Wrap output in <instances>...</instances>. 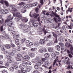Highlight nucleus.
<instances>
[{
    "label": "nucleus",
    "mask_w": 73,
    "mask_h": 73,
    "mask_svg": "<svg viewBox=\"0 0 73 73\" xmlns=\"http://www.w3.org/2000/svg\"><path fill=\"white\" fill-rule=\"evenodd\" d=\"M52 13L50 14V16L51 17H54L55 16V17H57L56 19L58 21H61V19L59 15L56 13V12H54L53 11H52Z\"/></svg>",
    "instance_id": "obj_1"
},
{
    "label": "nucleus",
    "mask_w": 73,
    "mask_h": 73,
    "mask_svg": "<svg viewBox=\"0 0 73 73\" xmlns=\"http://www.w3.org/2000/svg\"><path fill=\"white\" fill-rule=\"evenodd\" d=\"M20 15L21 16V15H20V13H17L15 15V16L17 17L15 18V21H16V22H18V21H19L20 20V17H19V16Z\"/></svg>",
    "instance_id": "obj_2"
},
{
    "label": "nucleus",
    "mask_w": 73,
    "mask_h": 73,
    "mask_svg": "<svg viewBox=\"0 0 73 73\" xmlns=\"http://www.w3.org/2000/svg\"><path fill=\"white\" fill-rule=\"evenodd\" d=\"M0 37L3 40H7L9 41H10V42L12 41L11 38L9 36H4L1 35Z\"/></svg>",
    "instance_id": "obj_3"
},
{
    "label": "nucleus",
    "mask_w": 73,
    "mask_h": 73,
    "mask_svg": "<svg viewBox=\"0 0 73 73\" xmlns=\"http://www.w3.org/2000/svg\"><path fill=\"white\" fill-rule=\"evenodd\" d=\"M9 8H11V9L12 10L13 12H14L17 11V9L15 8H16V6H15V5L12 4L10 5Z\"/></svg>",
    "instance_id": "obj_4"
},
{
    "label": "nucleus",
    "mask_w": 73,
    "mask_h": 73,
    "mask_svg": "<svg viewBox=\"0 0 73 73\" xmlns=\"http://www.w3.org/2000/svg\"><path fill=\"white\" fill-rule=\"evenodd\" d=\"M7 63L9 64H11V65H16V63H15V62H13L12 60L10 59H9L7 60Z\"/></svg>",
    "instance_id": "obj_5"
},
{
    "label": "nucleus",
    "mask_w": 73,
    "mask_h": 73,
    "mask_svg": "<svg viewBox=\"0 0 73 73\" xmlns=\"http://www.w3.org/2000/svg\"><path fill=\"white\" fill-rule=\"evenodd\" d=\"M29 16L30 17H34L35 19H37V18L38 16H39V14H36V13H34L32 15H31V12H30V13L29 14Z\"/></svg>",
    "instance_id": "obj_6"
},
{
    "label": "nucleus",
    "mask_w": 73,
    "mask_h": 73,
    "mask_svg": "<svg viewBox=\"0 0 73 73\" xmlns=\"http://www.w3.org/2000/svg\"><path fill=\"white\" fill-rule=\"evenodd\" d=\"M14 54V53L13 52H10L7 54L6 56V57L8 59H11L12 58L11 56H13Z\"/></svg>",
    "instance_id": "obj_7"
},
{
    "label": "nucleus",
    "mask_w": 73,
    "mask_h": 73,
    "mask_svg": "<svg viewBox=\"0 0 73 73\" xmlns=\"http://www.w3.org/2000/svg\"><path fill=\"white\" fill-rule=\"evenodd\" d=\"M25 29L24 30H23V32H29V30L28 28H29V26L27 25H25L24 26V27H23Z\"/></svg>",
    "instance_id": "obj_8"
},
{
    "label": "nucleus",
    "mask_w": 73,
    "mask_h": 73,
    "mask_svg": "<svg viewBox=\"0 0 73 73\" xmlns=\"http://www.w3.org/2000/svg\"><path fill=\"white\" fill-rule=\"evenodd\" d=\"M19 17H20L21 20L22 21H24V22H27L28 21V19L23 17V16L21 15H19Z\"/></svg>",
    "instance_id": "obj_9"
},
{
    "label": "nucleus",
    "mask_w": 73,
    "mask_h": 73,
    "mask_svg": "<svg viewBox=\"0 0 73 73\" xmlns=\"http://www.w3.org/2000/svg\"><path fill=\"white\" fill-rule=\"evenodd\" d=\"M31 21H32L33 23V26L34 27H37V26L38 25V23H35L36 22V20L35 19H31Z\"/></svg>",
    "instance_id": "obj_10"
},
{
    "label": "nucleus",
    "mask_w": 73,
    "mask_h": 73,
    "mask_svg": "<svg viewBox=\"0 0 73 73\" xmlns=\"http://www.w3.org/2000/svg\"><path fill=\"white\" fill-rule=\"evenodd\" d=\"M7 24L8 26L11 27L13 25V22L12 21H9L7 22Z\"/></svg>",
    "instance_id": "obj_11"
},
{
    "label": "nucleus",
    "mask_w": 73,
    "mask_h": 73,
    "mask_svg": "<svg viewBox=\"0 0 73 73\" xmlns=\"http://www.w3.org/2000/svg\"><path fill=\"white\" fill-rule=\"evenodd\" d=\"M31 67L29 66H28L26 67V71L27 72H28L31 70Z\"/></svg>",
    "instance_id": "obj_12"
},
{
    "label": "nucleus",
    "mask_w": 73,
    "mask_h": 73,
    "mask_svg": "<svg viewBox=\"0 0 73 73\" xmlns=\"http://www.w3.org/2000/svg\"><path fill=\"white\" fill-rule=\"evenodd\" d=\"M8 29L9 31H12L14 29V27L13 26H9L8 27Z\"/></svg>",
    "instance_id": "obj_13"
},
{
    "label": "nucleus",
    "mask_w": 73,
    "mask_h": 73,
    "mask_svg": "<svg viewBox=\"0 0 73 73\" xmlns=\"http://www.w3.org/2000/svg\"><path fill=\"white\" fill-rule=\"evenodd\" d=\"M40 43L41 45H44L45 44V40L44 39H41L40 40Z\"/></svg>",
    "instance_id": "obj_14"
},
{
    "label": "nucleus",
    "mask_w": 73,
    "mask_h": 73,
    "mask_svg": "<svg viewBox=\"0 0 73 73\" xmlns=\"http://www.w3.org/2000/svg\"><path fill=\"white\" fill-rule=\"evenodd\" d=\"M3 27H4L3 25H2L0 27V31L1 32H2V34H4V31H4Z\"/></svg>",
    "instance_id": "obj_15"
},
{
    "label": "nucleus",
    "mask_w": 73,
    "mask_h": 73,
    "mask_svg": "<svg viewBox=\"0 0 73 73\" xmlns=\"http://www.w3.org/2000/svg\"><path fill=\"white\" fill-rule=\"evenodd\" d=\"M35 60L36 62H40V61L41 60V58L39 56L37 57L36 58H35Z\"/></svg>",
    "instance_id": "obj_16"
},
{
    "label": "nucleus",
    "mask_w": 73,
    "mask_h": 73,
    "mask_svg": "<svg viewBox=\"0 0 73 73\" xmlns=\"http://www.w3.org/2000/svg\"><path fill=\"white\" fill-rule=\"evenodd\" d=\"M0 13L1 14H2V15H4V14H7V13L5 12V11L4 10H1L0 11Z\"/></svg>",
    "instance_id": "obj_17"
},
{
    "label": "nucleus",
    "mask_w": 73,
    "mask_h": 73,
    "mask_svg": "<svg viewBox=\"0 0 73 73\" xmlns=\"http://www.w3.org/2000/svg\"><path fill=\"white\" fill-rule=\"evenodd\" d=\"M4 3H5V5H6V7H7L9 6V3H8L7 1H4Z\"/></svg>",
    "instance_id": "obj_18"
},
{
    "label": "nucleus",
    "mask_w": 73,
    "mask_h": 73,
    "mask_svg": "<svg viewBox=\"0 0 73 73\" xmlns=\"http://www.w3.org/2000/svg\"><path fill=\"white\" fill-rule=\"evenodd\" d=\"M13 17H12L11 18V15L8 16L7 17V19L8 21H9L10 20H12L13 19Z\"/></svg>",
    "instance_id": "obj_19"
},
{
    "label": "nucleus",
    "mask_w": 73,
    "mask_h": 73,
    "mask_svg": "<svg viewBox=\"0 0 73 73\" xmlns=\"http://www.w3.org/2000/svg\"><path fill=\"white\" fill-rule=\"evenodd\" d=\"M33 45H34V44H33V42H30L28 44V46H27V47L31 48L32 46H33Z\"/></svg>",
    "instance_id": "obj_20"
},
{
    "label": "nucleus",
    "mask_w": 73,
    "mask_h": 73,
    "mask_svg": "<svg viewBox=\"0 0 73 73\" xmlns=\"http://www.w3.org/2000/svg\"><path fill=\"white\" fill-rule=\"evenodd\" d=\"M15 63L16 64L12 65H13V67L14 69H17L19 67L17 66L16 65V63L15 62Z\"/></svg>",
    "instance_id": "obj_21"
},
{
    "label": "nucleus",
    "mask_w": 73,
    "mask_h": 73,
    "mask_svg": "<svg viewBox=\"0 0 73 73\" xmlns=\"http://www.w3.org/2000/svg\"><path fill=\"white\" fill-rule=\"evenodd\" d=\"M20 36L19 34L15 35L13 36V38H18Z\"/></svg>",
    "instance_id": "obj_22"
},
{
    "label": "nucleus",
    "mask_w": 73,
    "mask_h": 73,
    "mask_svg": "<svg viewBox=\"0 0 73 73\" xmlns=\"http://www.w3.org/2000/svg\"><path fill=\"white\" fill-rule=\"evenodd\" d=\"M55 48L58 51H60L61 50V48H60V46L58 45H57L56 46Z\"/></svg>",
    "instance_id": "obj_23"
},
{
    "label": "nucleus",
    "mask_w": 73,
    "mask_h": 73,
    "mask_svg": "<svg viewBox=\"0 0 73 73\" xmlns=\"http://www.w3.org/2000/svg\"><path fill=\"white\" fill-rule=\"evenodd\" d=\"M47 23H48V24H50V23H53V21H52V19L49 18L48 19V20L47 21Z\"/></svg>",
    "instance_id": "obj_24"
},
{
    "label": "nucleus",
    "mask_w": 73,
    "mask_h": 73,
    "mask_svg": "<svg viewBox=\"0 0 73 73\" xmlns=\"http://www.w3.org/2000/svg\"><path fill=\"white\" fill-rule=\"evenodd\" d=\"M52 34L54 37H55V38H57V37L58 36L54 32H52Z\"/></svg>",
    "instance_id": "obj_25"
},
{
    "label": "nucleus",
    "mask_w": 73,
    "mask_h": 73,
    "mask_svg": "<svg viewBox=\"0 0 73 73\" xmlns=\"http://www.w3.org/2000/svg\"><path fill=\"white\" fill-rule=\"evenodd\" d=\"M48 50L50 52H53V48L52 47H49L48 49Z\"/></svg>",
    "instance_id": "obj_26"
},
{
    "label": "nucleus",
    "mask_w": 73,
    "mask_h": 73,
    "mask_svg": "<svg viewBox=\"0 0 73 73\" xmlns=\"http://www.w3.org/2000/svg\"><path fill=\"white\" fill-rule=\"evenodd\" d=\"M29 58L30 57L28 55H26L24 57V58L25 60H29Z\"/></svg>",
    "instance_id": "obj_27"
},
{
    "label": "nucleus",
    "mask_w": 73,
    "mask_h": 73,
    "mask_svg": "<svg viewBox=\"0 0 73 73\" xmlns=\"http://www.w3.org/2000/svg\"><path fill=\"white\" fill-rule=\"evenodd\" d=\"M31 41L29 40H26L25 42L26 46H28V44H29Z\"/></svg>",
    "instance_id": "obj_28"
},
{
    "label": "nucleus",
    "mask_w": 73,
    "mask_h": 73,
    "mask_svg": "<svg viewBox=\"0 0 73 73\" xmlns=\"http://www.w3.org/2000/svg\"><path fill=\"white\" fill-rule=\"evenodd\" d=\"M5 46L3 45H1V50L2 51H5V48H4Z\"/></svg>",
    "instance_id": "obj_29"
},
{
    "label": "nucleus",
    "mask_w": 73,
    "mask_h": 73,
    "mask_svg": "<svg viewBox=\"0 0 73 73\" xmlns=\"http://www.w3.org/2000/svg\"><path fill=\"white\" fill-rule=\"evenodd\" d=\"M42 31L43 32H44V33L45 35H46V33H48V32L45 31V28H43L42 29Z\"/></svg>",
    "instance_id": "obj_30"
},
{
    "label": "nucleus",
    "mask_w": 73,
    "mask_h": 73,
    "mask_svg": "<svg viewBox=\"0 0 73 73\" xmlns=\"http://www.w3.org/2000/svg\"><path fill=\"white\" fill-rule=\"evenodd\" d=\"M65 45L66 47H68V48H69L70 46H71V44L69 43H68L67 42L66 43Z\"/></svg>",
    "instance_id": "obj_31"
},
{
    "label": "nucleus",
    "mask_w": 73,
    "mask_h": 73,
    "mask_svg": "<svg viewBox=\"0 0 73 73\" xmlns=\"http://www.w3.org/2000/svg\"><path fill=\"white\" fill-rule=\"evenodd\" d=\"M44 56L46 58H48L49 57V54L46 53L44 54Z\"/></svg>",
    "instance_id": "obj_32"
},
{
    "label": "nucleus",
    "mask_w": 73,
    "mask_h": 73,
    "mask_svg": "<svg viewBox=\"0 0 73 73\" xmlns=\"http://www.w3.org/2000/svg\"><path fill=\"white\" fill-rule=\"evenodd\" d=\"M54 43L57 44L58 42V40H57V38H55L54 39Z\"/></svg>",
    "instance_id": "obj_33"
},
{
    "label": "nucleus",
    "mask_w": 73,
    "mask_h": 73,
    "mask_svg": "<svg viewBox=\"0 0 73 73\" xmlns=\"http://www.w3.org/2000/svg\"><path fill=\"white\" fill-rule=\"evenodd\" d=\"M29 7H31V6L29 4H27L25 5V8H28Z\"/></svg>",
    "instance_id": "obj_34"
},
{
    "label": "nucleus",
    "mask_w": 73,
    "mask_h": 73,
    "mask_svg": "<svg viewBox=\"0 0 73 73\" xmlns=\"http://www.w3.org/2000/svg\"><path fill=\"white\" fill-rule=\"evenodd\" d=\"M29 55L31 57H35V54H34L32 53V52L30 53Z\"/></svg>",
    "instance_id": "obj_35"
},
{
    "label": "nucleus",
    "mask_w": 73,
    "mask_h": 73,
    "mask_svg": "<svg viewBox=\"0 0 73 73\" xmlns=\"http://www.w3.org/2000/svg\"><path fill=\"white\" fill-rule=\"evenodd\" d=\"M1 20L0 21V23L1 24H3L4 23V19L2 18V17L1 16Z\"/></svg>",
    "instance_id": "obj_36"
},
{
    "label": "nucleus",
    "mask_w": 73,
    "mask_h": 73,
    "mask_svg": "<svg viewBox=\"0 0 73 73\" xmlns=\"http://www.w3.org/2000/svg\"><path fill=\"white\" fill-rule=\"evenodd\" d=\"M70 9H71V8H70V7H69L68 9L66 10V14H68V13H69L68 12H70Z\"/></svg>",
    "instance_id": "obj_37"
},
{
    "label": "nucleus",
    "mask_w": 73,
    "mask_h": 73,
    "mask_svg": "<svg viewBox=\"0 0 73 73\" xmlns=\"http://www.w3.org/2000/svg\"><path fill=\"white\" fill-rule=\"evenodd\" d=\"M23 65L24 66H26L28 65V63L27 62H24L23 63Z\"/></svg>",
    "instance_id": "obj_38"
},
{
    "label": "nucleus",
    "mask_w": 73,
    "mask_h": 73,
    "mask_svg": "<svg viewBox=\"0 0 73 73\" xmlns=\"http://www.w3.org/2000/svg\"><path fill=\"white\" fill-rule=\"evenodd\" d=\"M52 56L53 58H54L56 57V54L54 53H53L52 54Z\"/></svg>",
    "instance_id": "obj_39"
},
{
    "label": "nucleus",
    "mask_w": 73,
    "mask_h": 73,
    "mask_svg": "<svg viewBox=\"0 0 73 73\" xmlns=\"http://www.w3.org/2000/svg\"><path fill=\"white\" fill-rule=\"evenodd\" d=\"M11 47V45L10 44H7L5 46V47L7 49H8Z\"/></svg>",
    "instance_id": "obj_40"
},
{
    "label": "nucleus",
    "mask_w": 73,
    "mask_h": 73,
    "mask_svg": "<svg viewBox=\"0 0 73 73\" xmlns=\"http://www.w3.org/2000/svg\"><path fill=\"white\" fill-rule=\"evenodd\" d=\"M19 68L20 69H24L25 67H24V66L23 65H21L19 66Z\"/></svg>",
    "instance_id": "obj_41"
},
{
    "label": "nucleus",
    "mask_w": 73,
    "mask_h": 73,
    "mask_svg": "<svg viewBox=\"0 0 73 73\" xmlns=\"http://www.w3.org/2000/svg\"><path fill=\"white\" fill-rule=\"evenodd\" d=\"M63 38L62 37H60L59 38L58 40L60 42H62L63 41Z\"/></svg>",
    "instance_id": "obj_42"
},
{
    "label": "nucleus",
    "mask_w": 73,
    "mask_h": 73,
    "mask_svg": "<svg viewBox=\"0 0 73 73\" xmlns=\"http://www.w3.org/2000/svg\"><path fill=\"white\" fill-rule=\"evenodd\" d=\"M26 40V39L25 38H23L22 40H21V42L22 43V44H23V43H24V42H25V41Z\"/></svg>",
    "instance_id": "obj_43"
},
{
    "label": "nucleus",
    "mask_w": 73,
    "mask_h": 73,
    "mask_svg": "<svg viewBox=\"0 0 73 73\" xmlns=\"http://www.w3.org/2000/svg\"><path fill=\"white\" fill-rule=\"evenodd\" d=\"M70 50L71 52H73V47L72 46V45H71L70 46Z\"/></svg>",
    "instance_id": "obj_44"
},
{
    "label": "nucleus",
    "mask_w": 73,
    "mask_h": 73,
    "mask_svg": "<svg viewBox=\"0 0 73 73\" xmlns=\"http://www.w3.org/2000/svg\"><path fill=\"white\" fill-rule=\"evenodd\" d=\"M67 69H70V68H71V69H73V67H72V66L71 65H69L68 66H67Z\"/></svg>",
    "instance_id": "obj_45"
},
{
    "label": "nucleus",
    "mask_w": 73,
    "mask_h": 73,
    "mask_svg": "<svg viewBox=\"0 0 73 73\" xmlns=\"http://www.w3.org/2000/svg\"><path fill=\"white\" fill-rule=\"evenodd\" d=\"M21 12L22 13H25L26 12V10L25 9H23L21 10Z\"/></svg>",
    "instance_id": "obj_46"
},
{
    "label": "nucleus",
    "mask_w": 73,
    "mask_h": 73,
    "mask_svg": "<svg viewBox=\"0 0 73 73\" xmlns=\"http://www.w3.org/2000/svg\"><path fill=\"white\" fill-rule=\"evenodd\" d=\"M25 3L24 2H22L18 4L19 5H23L24 4H25Z\"/></svg>",
    "instance_id": "obj_47"
},
{
    "label": "nucleus",
    "mask_w": 73,
    "mask_h": 73,
    "mask_svg": "<svg viewBox=\"0 0 73 73\" xmlns=\"http://www.w3.org/2000/svg\"><path fill=\"white\" fill-rule=\"evenodd\" d=\"M36 65L38 66H41V64L40 62H38L36 63Z\"/></svg>",
    "instance_id": "obj_48"
},
{
    "label": "nucleus",
    "mask_w": 73,
    "mask_h": 73,
    "mask_svg": "<svg viewBox=\"0 0 73 73\" xmlns=\"http://www.w3.org/2000/svg\"><path fill=\"white\" fill-rule=\"evenodd\" d=\"M17 57H18L20 58V57H22V55H21V54H20V53L18 54L17 55Z\"/></svg>",
    "instance_id": "obj_49"
},
{
    "label": "nucleus",
    "mask_w": 73,
    "mask_h": 73,
    "mask_svg": "<svg viewBox=\"0 0 73 73\" xmlns=\"http://www.w3.org/2000/svg\"><path fill=\"white\" fill-rule=\"evenodd\" d=\"M9 70L10 71H11V72H13V71H14V68L13 67H11L9 68Z\"/></svg>",
    "instance_id": "obj_50"
},
{
    "label": "nucleus",
    "mask_w": 73,
    "mask_h": 73,
    "mask_svg": "<svg viewBox=\"0 0 73 73\" xmlns=\"http://www.w3.org/2000/svg\"><path fill=\"white\" fill-rule=\"evenodd\" d=\"M51 45H52V44L51 42L50 43H47L46 44V46H50Z\"/></svg>",
    "instance_id": "obj_51"
},
{
    "label": "nucleus",
    "mask_w": 73,
    "mask_h": 73,
    "mask_svg": "<svg viewBox=\"0 0 73 73\" xmlns=\"http://www.w3.org/2000/svg\"><path fill=\"white\" fill-rule=\"evenodd\" d=\"M37 50V48H32L31 49V51H35Z\"/></svg>",
    "instance_id": "obj_52"
},
{
    "label": "nucleus",
    "mask_w": 73,
    "mask_h": 73,
    "mask_svg": "<svg viewBox=\"0 0 73 73\" xmlns=\"http://www.w3.org/2000/svg\"><path fill=\"white\" fill-rule=\"evenodd\" d=\"M49 64V62L48 61H46L44 63V64L46 65L47 66H48V64Z\"/></svg>",
    "instance_id": "obj_53"
},
{
    "label": "nucleus",
    "mask_w": 73,
    "mask_h": 73,
    "mask_svg": "<svg viewBox=\"0 0 73 73\" xmlns=\"http://www.w3.org/2000/svg\"><path fill=\"white\" fill-rule=\"evenodd\" d=\"M57 60H54V62H53V66L54 67V65H55V64H56V62Z\"/></svg>",
    "instance_id": "obj_54"
},
{
    "label": "nucleus",
    "mask_w": 73,
    "mask_h": 73,
    "mask_svg": "<svg viewBox=\"0 0 73 73\" xmlns=\"http://www.w3.org/2000/svg\"><path fill=\"white\" fill-rule=\"evenodd\" d=\"M64 33H65V34L66 36H67V37H68L69 34H68V33H67V32L65 31Z\"/></svg>",
    "instance_id": "obj_55"
},
{
    "label": "nucleus",
    "mask_w": 73,
    "mask_h": 73,
    "mask_svg": "<svg viewBox=\"0 0 73 73\" xmlns=\"http://www.w3.org/2000/svg\"><path fill=\"white\" fill-rule=\"evenodd\" d=\"M2 73H8V72H7V71L5 70H4L2 71Z\"/></svg>",
    "instance_id": "obj_56"
},
{
    "label": "nucleus",
    "mask_w": 73,
    "mask_h": 73,
    "mask_svg": "<svg viewBox=\"0 0 73 73\" xmlns=\"http://www.w3.org/2000/svg\"><path fill=\"white\" fill-rule=\"evenodd\" d=\"M20 28H23L24 27V25L23 24H20Z\"/></svg>",
    "instance_id": "obj_57"
},
{
    "label": "nucleus",
    "mask_w": 73,
    "mask_h": 73,
    "mask_svg": "<svg viewBox=\"0 0 73 73\" xmlns=\"http://www.w3.org/2000/svg\"><path fill=\"white\" fill-rule=\"evenodd\" d=\"M33 5L34 6V7H35V6H37V3H35L33 4Z\"/></svg>",
    "instance_id": "obj_58"
},
{
    "label": "nucleus",
    "mask_w": 73,
    "mask_h": 73,
    "mask_svg": "<svg viewBox=\"0 0 73 73\" xmlns=\"http://www.w3.org/2000/svg\"><path fill=\"white\" fill-rule=\"evenodd\" d=\"M44 39L45 41H48V38L46 36L44 37Z\"/></svg>",
    "instance_id": "obj_59"
},
{
    "label": "nucleus",
    "mask_w": 73,
    "mask_h": 73,
    "mask_svg": "<svg viewBox=\"0 0 73 73\" xmlns=\"http://www.w3.org/2000/svg\"><path fill=\"white\" fill-rule=\"evenodd\" d=\"M11 46L12 48H14V47H15L16 46H15V45L13 43H12L11 44Z\"/></svg>",
    "instance_id": "obj_60"
},
{
    "label": "nucleus",
    "mask_w": 73,
    "mask_h": 73,
    "mask_svg": "<svg viewBox=\"0 0 73 73\" xmlns=\"http://www.w3.org/2000/svg\"><path fill=\"white\" fill-rule=\"evenodd\" d=\"M40 0V3H41V5H43L44 4V2L43 1V0Z\"/></svg>",
    "instance_id": "obj_61"
},
{
    "label": "nucleus",
    "mask_w": 73,
    "mask_h": 73,
    "mask_svg": "<svg viewBox=\"0 0 73 73\" xmlns=\"http://www.w3.org/2000/svg\"><path fill=\"white\" fill-rule=\"evenodd\" d=\"M32 62L33 63H35V62H37L36 60V59H34L32 60Z\"/></svg>",
    "instance_id": "obj_62"
},
{
    "label": "nucleus",
    "mask_w": 73,
    "mask_h": 73,
    "mask_svg": "<svg viewBox=\"0 0 73 73\" xmlns=\"http://www.w3.org/2000/svg\"><path fill=\"white\" fill-rule=\"evenodd\" d=\"M35 11L36 13L38 12V8H36L35 9Z\"/></svg>",
    "instance_id": "obj_63"
},
{
    "label": "nucleus",
    "mask_w": 73,
    "mask_h": 73,
    "mask_svg": "<svg viewBox=\"0 0 73 73\" xmlns=\"http://www.w3.org/2000/svg\"><path fill=\"white\" fill-rule=\"evenodd\" d=\"M18 73H23V70H19L18 72Z\"/></svg>",
    "instance_id": "obj_64"
}]
</instances>
